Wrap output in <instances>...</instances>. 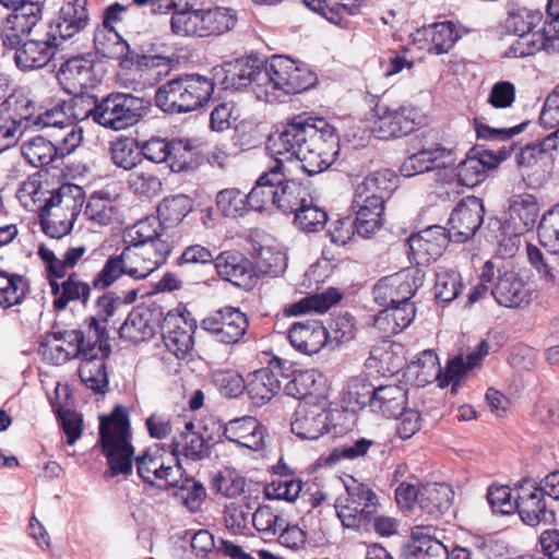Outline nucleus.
<instances>
[{
  "instance_id": "nucleus-1",
  "label": "nucleus",
  "mask_w": 559,
  "mask_h": 559,
  "mask_svg": "<svg viewBox=\"0 0 559 559\" xmlns=\"http://www.w3.org/2000/svg\"><path fill=\"white\" fill-rule=\"evenodd\" d=\"M267 150L275 155L274 165L264 171L247 194L248 206L263 212L275 204L277 183L286 177L283 158L298 162L308 176L326 170L337 158L340 141L336 129L324 118L299 115L273 133L267 140Z\"/></svg>"
},
{
  "instance_id": "nucleus-2",
  "label": "nucleus",
  "mask_w": 559,
  "mask_h": 559,
  "mask_svg": "<svg viewBox=\"0 0 559 559\" xmlns=\"http://www.w3.org/2000/svg\"><path fill=\"white\" fill-rule=\"evenodd\" d=\"M213 92V80L200 74H186L159 86L155 103L164 112L186 114L203 107Z\"/></svg>"
},
{
  "instance_id": "nucleus-3",
  "label": "nucleus",
  "mask_w": 559,
  "mask_h": 559,
  "mask_svg": "<svg viewBox=\"0 0 559 559\" xmlns=\"http://www.w3.org/2000/svg\"><path fill=\"white\" fill-rule=\"evenodd\" d=\"M99 435L110 476L131 474L134 450L130 442L131 432L127 408L118 405L109 416L102 417Z\"/></svg>"
},
{
  "instance_id": "nucleus-4",
  "label": "nucleus",
  "mask_w": 559,
  "mask_h": 559,
  "mask_svg": "<svg viewBox=\"0 0 559 559\" xmlns=\"http://www.w3.org/2000/svg\"><path fill=\"white\" fill-rule=\"evenodd\" d=\"M316 75L307 68L298 67L294 60L285 56H273L263 62L260 82L262 90L258 99L275 102L280 92L283 94L301 93L314 85Z\"/></svg>"
},
{
  "instance_id": "nucleus-5",
  "label": "nucleus",
  "mask_w": 559,
  "mask_h": 559,
  "mask_svg": "<svg viewBox=\"0 0 559 559\" xmlns=\"http://www.w3.org/2000/svg\"><path fill=\"white\" fill-rule=\"evenodd\" d=\"M150 105L148 100L133 94L114 92L100 98L95 97L86 118L103 128L121 131L136 124L146 115Z\"/></svg>"
},
{
  "instance_id": "nucleus-6",
  "label": "nucleus",
  "mask_w": 559,
  "mask_h": 559,
  "mask_svg": "<svg viewBox=\"0 0 559 559\" xmlns=\"http://www.w3.org/2000/svg\"><path fill=\"white\" fill-rule=\"evenodd\" d=\"M84 191L76 185H63L53 192L43 206V229L51 238L68 235L81 212Z\"/></svg>"
},
{
  "instance_id": "nucleus-7",
  "label": "nucleus",
  "mask_w": 559,
  "mask_h": 559,
  "mask_svg": "<svg viewBox=\"0 0 559 559\" xmlns=\"http://www.w3.org/2000/svg\"><path fill=\"white\" fill-rule=\"evenodd\" d=\"M424 120L416 106L392 103L383 96L373 108L371 130L379 139H397L415 131Z\"/></svg>"
},
{
  "instance_id": "nucleus-8",
  "label": "nucleus",
  "mask_w": 559,
  "mask_h": 559,
  "mask_svg": "<svg viewBox=\"0 0 559 559\" xmlns=\"http://www.w3.org/2000/svg\"><path fill=\"white\" fill-rule=\"evenodd\" d=\"M512 150V143L502 145L497 150L473 148L455 168L457 181L466 187H474L480 183L485 180L486 173L495 169L501 162L506 160L511 155Z\"/></svg>"
},
{
  "instance_id": "nucleus-9",
  "label": "nucleus",
  "mask_w": 559,
  "mask_h": 559,
  "mask_svg": "<svg viewBox=\"0 0 559 559\" xmlns=\"http://www.w3.org/2000/svg\"><path fill=\"white\" fill-rule=\"evenodd\" d=\"M32 102L22 94L10 95L0 105V154L13 147L24 133Z\"/></svg>"
},
{
  "instance_id": "nucleus-10",
  "label": "nucleus",
  "mask_w": 559,
  "mask_h": 559,
  "mask_svg": "<svg viewBox=\"0 0 559 559\" xmlns=\"http://www.w3.org/2000/svg\"><path fill=\"white\" fill-rule=\"evenodd\" d=\"M170 251L168 241L126 247L121 253L127 265V275L134 280L146 278L166 262Z\"/></svg>"
},
{
  "instance_id": "nucleus-11",
  "label": "nucleus",
  "mask_w": 559,
  "mask_h": 559,
  "mask_svg": "<svg viewBox=\"0 0 559 559\" xmlns=\"http://www.w3.org/2000/svg\"><path fill=\"white\" fill-rule=\"evenodd\" d=\"M423 283L420 270L406 269L381 278L373 287V299L378 305L412 302L411 299Z\"/></svg>"
},
{
  "instance_id": "nucleus-12",
  "label": "nucleus",
  "mask_w": 559,
  "mask_h": 559,
  "mask_svg": "<svg viewBox=\"0 0 559 559\" xmlns=\"http://www.w3.org/2000/svg\"><path fill=\"white\" fill-rule=\"evenodd\" d=\"M262 73L263 62L257 58H240L213 68L214 80L224 88L239 90L251 85L257 97L259 90H262Z\"/></svg>"
},
{
  "instance_id": "nucleus-13",
  "label": "nucleus",
  "mask_w": 559,
  "mask_h": 559,
  "mask_svg": "<svg viewBox=\"0 0 559 559\" xmlns=\"http://www.w3.org/2000/svg\"><path fill=\"white\" fill-rule=\"evenodd\" d=\"M485 207L477 197L463 199L452 211L447 233L454 242H466L473 238L484 222Z\"/></svg>"
},
{
  "instance_id": "nucleus-14",
  "label": "nucleus",
  "mask_w": 559,
  "mask_h": 559,
  "mask_svg": "<svg viewBox=\"0 0 559 559\" xmlns=\"http://www.w3.org/2000/svg\"><path fill=\"white\" fill-rule=\"evenodd\" d=\"M138 475L148 485L158 489H168L177 485L181 476L179 464L166 463L164 453L158 448H151L135 457Z\"/></svg>"
},
{
  "instance_id": "nucleus-15",
  "label": "nucleus",
  "mask_w": 559,
  "mask_h": 559,
  "mask_svg": "<svg viewBox=\"0 0 559 559\" xmlns=\"http://www.w3.org/2000/svg\"><path fill=\"white\" fill-rule=\"evenodd\" d=\"M249 322L243 312L237 308L225 307L209 314L201 322L202 329L211 333L223 344H236L245 335Z\"/></svg>"
},
{
  "instance_id": "nucleus-16",
  "label": "nucleus",
  "mask_w": 559,
  "mask_h": 559,
  "mask_svg": "<svg viewBox=\"0 0 559 559\" xmlns=\"http://www.w3.org/2000/svg\"><path fill=\"white\" fill-rule=\"evenodd\" d=\"M515 510L521 520L531 526L549 525L556 520L555 511L547 506L545 496L531 480H524L520 485Z\"/></svg>"
},
{
  "instance_id": "nucleus-17",
  "label": "nucleus",
  "mask_w": 559,
  "mask_h": 559,
  "mask_svg": "<svg viewBox=\"0 0 559 559\" xmlns=\"http://www.w3.org/2000/svg\"><path fill=\"white\" fill-rule=\"evenodd\" d=\"M94 63L92 53L74 56L64 61L57 74L63 90L71 95H78L93 87L96 83Z\"/></svg>"
},
{
  "instance_id": "nucleus-18",
  "label": "nucleus",
  "mask_w": 559,
  "mask_h": 559,
  "mask_svg": "<svg viewBox=\"0 0 559 559\" xmlns=\"http://www.w3.org/2000/svg\"><path fill=\"white\" fill-rule=\"evenodd\" d=\"M44 355L53 364L62 365L72 358L83 357L90 347L80 330L47 334L41 343Z\"/></svg>"
},
{
  "instance_id": "nucleus-19",
  "label": "nucleus",
  "mask_w": 559,
  "mask_h": 559,
  "mask_svg": "<svg viewBox=\"0 0 559 559\" xmlns=\"http://www.w3.org/2000/svg\"><path fill=\"white\" fill-rule=\"evenodd\" d=\"M41 4H28L20 10H13L1 26V40L3 46L17 49L22 38L28 35L41 19Z\"/></svg>"
},
{
  "instance_id": "nucleus-20",
  "label": "nucleus",
  "mask_w": 559,
  "mask_h": 559,
  "mask_svg": "<svg viewBox=\"0 0 559 559\" xmlns=\"http://www.w3.org/2000/svg\"><path fill=\"white\" fill-rule=\"evenodd\" d=\"M490 292L495 300L507 308H518L531 300L530 289L523 278L512 270H502L498 264Z\"/></svg>"
},
{
  "instance_id": "nucleus-21",
  "label": "nucleus",
  "mask_w": 559,
  "mask_h": 559,
  "mask_svg": "<svg viewBox=\"0 0 559 559\" xmlns=\"http://www.w3.org/2000/svg\"><path fill=\"white\" fill-rule=\"evenodd\" d=\"M449 241L447 229L435 225L412 235L407 243L417 264H429L442 254Z\"/></svg>"
},
{
  "instance_id": "nucleus-22",
  "label": "nucleus",
  "mask_w": 559,
  "mask_h": 559,
  "mask_svg": "<svg viewBox=\"0 0 559 559\" xmlns=\"http://www.w3.org/2000/svg\"><path fill=\"white\" fill-rule=\"evenodd\" d=\"M59 46L60 40L51 33L43 39H29L16 49L15 64L23 71L41 69L53 58Z\"/></svg>"
},
{
  "instance_id": "nucleus-23",
  "label": "nucleus",
  "mask_w": 559,
  "mask_h": 559,
  "mask_svg": "<svg viewBox=\"0 0 559 559\" xmlns=\"http://www.w3.org/2000/svg\"><path fill=\"white\" fill-rule=\"evenodd\" d=\"M456 150L443 146L424 148L411 155L400 167L404 177H413L418 174L437 168L452 167L456 162Z\"/></svg>"
},
{
  "instance_id": "nucleus-24",
  "label": "nucleus",
  "mask_w": 559,
  "mask_h": 559,
  "mask_svg": "<svg viewBox=\"0 0 559 559\" xmlns=\"http://www.w3.org/2000/svg\"><path fill=\"white\" fill-rule=\"evenodd\" d=\"M190 151L191 145L187 140L167 142L153 138L143 143L140 153L153 163L169 162L173 170H181L188 164L187 155Z\"/></svg>"
},
{
  "instance_id": "nucleus-25",
  "label": "nucleus",
  "mask_w": 559,
  "mask_h": 559,
  "mask_svg": "<svg viewBox=\"0 0 559 559\" xmlns=\"http://www.w3.org/2000/svg\"><path fill=\"white\" fill-rule=\"evenodd\" d=\"M224 436L228 441L254 452L265 448L266 429L252 416H242L226 423Z\"/></svg>"
},
{
  "instance_id": "nucleus-26",
  "label": "nucleus",
  "mask_w": 559,
  "mask_h": 559,
  "mask_svg": "<svg viewBox=\"0 0 559 559\" xmlns=\"http://www.w3.org/2000/svg\"><path fill=\"white\" fill-rule=\"evenodd\" d=\"M539 204L535 195L530 193L515 194L509 200V223L514 230L512 246H516L519 236L532 230L539 216Z\"/></svg>"
},
{
  "instance_id": "nucleus-27",
  "label": "nucleus",
  "mask_w": 559,
  "mask_h": 559,
  "mask_svg": "<svg viewBox=\"0 0 559 559\" xmlns=\"http://www.w3.org/2000/svg\"><path fill=\"white\" fill-rule=\"evenodd\" d=\"M288 338L294 348L307 355L317 354L329 343L326 329L317 320L295 322Z\"/></svg>"
},
{
  "instance_id": "nucleus-28",
  "label": "nucleus",
  "mask_w": 559,
  "mask_h": 559,
  "mask_svg": "<svg viewBox=\"0 0 559 559\" xmlns=\"http://www.w3.org/2000/svg\"><path fill=\"white\" fill-rule=\"evenodd\" d=\"M38 254L46 265L47 276L50 277H64L69 270L88 264L92 257L91 252L87 254V248L84 245L69 247L61 258L45 246L39 247Z\"/></svg>"
},
{
  "instance_id": "nucleus-29",
  "label": "nucleus",
  "mask_w": 559,
  "mask_h": 559,
  "mask_svg": "<svg viewBox=\"0 0 559 559\" xmlns=\"http://www.w3.org/2000/svg\"><path fill=\"white\" fill-rule=\"evenodd\" d=\"M197 326L182 317L167 318L163 328L166 348L177 358H186L193 349V334Z\"/></svg>"
},
{
  "instance_id": "nucleus-30",
  "label": "nucleus",
  "mask_w": 559,
  "mask_h": 559,
  "mask_svg": "<svg viewBox=\"0 0 559 559\" xmlns=\"http://www.w3.org/2000/svg\"><path fill=\"white\" fill-rule=\"evenodd\" d=\"M430 525H416L412 528L407 554L412 559H449L448 548L435 536Z\"/></svg>"
},
{
  "instance_id": "nucleus-31",
  "label": "nucleus",
  "mask_w": 559,
  "mask_h": 559,
  "mask_svg": "<svg viewBox=\"0 0 559 559\" xmlns=\"http://www.w3.org/2000/svg\"><path fill=\"white\" fill-rule=\"evenodd\" d=\"M328 430L326 415L322 407L299 403L292 421V432L304 440H317Z\"/></svg>"
},
{
  "instance_id": "nucleus-32",
  "label": "nucleus",
  "mask_w": 559,
  "mask_h": 559,
  "mask_svg": "<svg viewBox=\"0 0 559 559\" xmlns=\"http://www.w3.org/2000/svg\"><path fill=\"white\" fill-rule=\"evenodd\" d=\"M49 280L51 294L55 297L53 307L58 311L64 310L72 301H79L86 306L91 296V284L81 280L78 272H72L68 277L59 283V277H50Z\"/></svg>"
},
{
  "instance_id": "nucleus-33",
  "label": "nucleus",
  "mask_w": 559,
  "mask_h": 559,
  "mask_svg": "<svg viewBox=\"0 0 559 559\" xmlns=\"http://www.w3.org/2000/svg\"><path fill=\"white\" fill-rule=\"evenodd\" d=\"M64 108L66 104L59 103L52 108L40 112L36 117L32 115L28 121H32L33 124L37 127L50 130H55L58 127L64 124V128L68 129L66 130L67 134L64 136V145H68V147H78L83 140V130L75 122H73L70 116H68Z\"/></svg>"
},
{
  "instance_id": "nucleus-34",
  "label": "nucleus",
  "mask_w": 559,
  "mask_h": 559,
  "mask_svg": "<svg viewBox=\"0 0 559 559\" xmlns=\"http://www.w3.org/2000/svg\"><path fill=\"white\" fill-rule=\"evenodd\" d=\"M108 353L95 352V344L81 358L79 376L85 386L96 394H104L108 388L105 358Z\"/></svg>"
},
{
  "instance_id": "nucleus-35",
  "label": "nucleus",
  "mask_w": 559,
  "mask_h": 559,
  "mask_svg": "<svg viewBox=\"0 0 559 559\" xmlns=\"http://www.w3.org/2000/svg\"><path fill=\"white\" fill-rule=\"evenodd\" d=\"M86 5L87 0H73L61 8L55 33L60 41L72 38L87 26Z\"/></svg>"
},
{
  "instance_id": "nucleus-36",
  "label": "nucleus",
  "mask_w": 559,
  "mask_h": 559,
  "mask_svg": "<svg viewBox=\"0 0 559 559\" xmlns=\"http://www.w3.org/2000/svg\"><path fill=\"white\" fill-rule=\"evenodd\" d=\"M401 349V345L383 340L371 348L366 366L383 376L394 374L404 365Z\"/></svg>"
},
{
  "instance_id": "nucleus-37",
  "label": "nucleus",
  "mask_w": 559,
  "mask_h": 559,
  "mask_svg": "<svg viewBox=\"0 0 559 559\" xmlns=\"http://www.w3.org/2000/svg\"><path fill=\"white\" fill-rule=\"evenodd\" d=\"M281 382L271 369L262 368L250 374L246 390L252 404L262 406L280 391Z\"/></svg>"
},
{
  "instance_id": "nucleus-38",
  "label": "nucleus",
  "mask_w": 559,
  "mask_h": 559,
  "mask_svg": "<svg viewBox=\"0 0 559 559\" xmlns=\"http://www.w3.org/2000/svg\"><path fill=\"white\" fill-rule=\"evenodd\" d=\"M207 442L194 430V424L187 421L185 430L173 439L171 454L185 456L189 460L199 461L207 455Z\"/></svg>"
},
{
  "instance_id": "nucleus-39",
  "label": "nucleus",
  "mask_w": 559,
  "mask_h": 559,
  "mask_svg": "<svg viewBox=\"0 0 559 559\" xmlns=\"http://www.w3.org/2000/svg\"><path fill=\"white\" fill-rule=\"evenodd\" d=\"M156 322L153 312L148 309L132 310L119 329L122 338L139 343L151 338L155 334Z\"/></svg>"
},
{
  "instance_id": "nucleus-40",
  "label": "nucleus",
  "mask_w": 559,
  "mask_h": 559,
  "mask_svg": "<svg viewBox=\"0 0 559 559\" xmlns=\"http://www.w3.org/2000/svg\"><path fill=\"white\" fill-rule=\"evenodd\" d=\"M453 497L447 484H426L420 486L419 507L429 515L439 516L450 509Z\"/></svg>"
},
{
  "instance_id": "nucleus-41",
  "label": "nucleus",
  "mask_w": 559,
  "mask_h": 559,
  "mask_svg": "<svg viewBox=\"0 0 559 559\" xmlns=\"http://www.w3.org/2000/svg\"><path fill=\"white\" fill-rule=\"evenodd\" d=\"M406 403V392L400 385H380L373 392L370 408L384 417H395Z\"/></svg>"
},
{
  "instance_id": "nucleus-42",
  "label": "nucleus",
  "mask_w": 559,
  "mask_h": 559,
  "mask_svg": "<svg viewBox=\"0 0 559 559\" xmlns=\"http://www.w3.org/2000/svg\"><path fill=\"white\" fill-rule=\"evenodd\" d=\"M84 215L92 227H104L114 223L117 207L107 193L97 191L90 195Z\"/></svg>"
},
{
  "instance_id": "nucleus-43",
  "label": "nucleus",
  "mask_w": 559,
  "mask_h": 559,
  "mask_svg": "<svg viewBox=\"0 0 559 559\" xmlns=\"http://www.w3.org/2000/svg\"><path fill=\"white\" fill-rule=\"evenodd\" d=\"M200 16L202 37L222 35L233 29L238 21L234 10L223 7L200 10Z\"/></svg>"
},
{
  "instance_id": "nucleus-44",
  "label": "nucleus",
  "mask_w": 559,
  "mask_h": 559,
  "mask_svg": "<svg viewBox=\"0 0 559 559\" xmlns=\"http://www.w3.org/2000/svg\"><path fill=\"white\" fill-rule=\"evenodd\" d=\"M284 179L277 183L274 205L285 214H293L309 199V193L301 183Z\"/></svg>"
},
{
  "instance_id": "nucleus-45",
  "label": "nucleus",
  "mask_w": 559,
  "mask_h": 559,
  "mask_svg": "<svg viewBox=\"0 0 559 559\" xmlns=\"http://www.w3.org/2000/svg\"><path fill=\"white\" fill-rule=\"evenodd\" d=\"M376 389L364 377L348 379L342 391V399L346 408L356 412L365 406L370 407Z\"/></svg>"
},
{
  "instance_id": "nucleus-46",
  "label": "nucleus",
  "mask_w": 559,
  "mask_h": 559,
  "mask_svg": "<svg viewBox=\"0 0 559 559\" xmlns=\"http://www.w3.org/2000/svg\"><path fill=\"white\" fill-rule=\"evenodd\" d=\"M192 207V200L185 194L166 197L157 206V218L163 226L174 227L182 222Z\"/></svg>"
},
{
  "instance_id": "nucleus-47",
  "label": "nucleus",
  "mask_w": 559,
  "mask_h": 559,
  "mask_svg": "<svg viewBox=\"0 0 559 559\" xmlns=\"http://www.w3.org/2000/svg\"><path fill=\"white\" fill-rule=\"evenodd\" d=\"M557 133H550L540 141L525 145L516 154V163L520 167L531 168L537 164H546L551 152L556 150Z\"/></svg>"
},
{
  "instance_id": "nucleus-48",
  "label": "nucleus",
  "mask_w": 559,
  "mask_h": 559,
  "mask_svg": "<svg viewBox=\"0 0 559 559\" xmlns=\"http://www.w3.org/2000/svg\"><path fill=\"white\" fill-rule=\"evenodd\" d=\"M396 187L395 176L389 169L378 170L369 174L359 182L355 192L360 195L379 197L388 199Z\"/></svg>"
},
{
  "instance_id": "nucleus-49",
  "label": "nucleus",
  "mask_w": 559,
  "mask_h": 559,
  "mask_svg": "<svg viewBox=\"0 0 559 559\" xmlns=\"http://www.w3.org/2000/svg\"><path fill=\"white\" fill-rule=\"evenodd\" d=\"M461 274L453 270L439 266L436 272L435 296L439 302L448 304L455 300L463 292Z\"/></svg>"
},
{
  "instance_id": "nucleus-50",
  "label": "nucleus",
  "mask_w": 559,
  "mask_h": 559,
  "mask_svg": "<svg viewBox=\"0 0 559 559\" xmlns=\"http://www.w3.org/2000/svg\"><path fill=\"white\" fill-rule=\"evenodd\" d=\"M28 292V281L19 274L0 271V306L9 308L22 301Z\"/></svg>"
},
{
  "instance_id": "nucleus-51",
  "label": "nucleus",
  "mask_w": 559,
  "mask_h": 559,
  "mask_svg": "<svg viewBox=\"0 0 559 559\" xmlns=\"http://www.w3.org/2000/svg\"><path fill=\"white\" fill-rule=\"evenodd\" d=\"M138 148L135 139L124 135L116 138L109 147L112 163L124 170L133 169L141 160Z\"/></svg>"
},
{
  "instance_id": "nucleus-52",
  "label": "nucleus",
  "mask_w": 559,
  "mask_h": 559,
  "mask_svg": "<svg viewBox=\"0 0 559 559\" xmlns=\"http://www.w3.org/2000/svg\"><path fill=\"white\" fill-rule=\"evenodd\" d=\"M341 298L342 295L335 288H329L326 292L307 296L298 302L290 305L288 313L292 316H299L311 311L323 313L338 302Z\"/></svg>"
},
{
  "instance_id": "nucleus-53",
  "label": "nucleus",
  "mask_w": 559,
  "mask_h": 559,
  "mask_svg": "<svg viewBox=\"0 0 559 559\" xmlns=\"http://www.w3.org/2000/svg\"><path fill=\"white\" fill-rule=\"evenodd\" d=\"M21 150L25 159L35 167L47 166L59 156L55 144L44 136H35L24 142Z\"/></svg>"
},
{
  "instance_id": "nucleus-54",
  "label": "nucleus",
  "mask_w": 559,
  "mask_h": 559,
  "mask_svg": "<svg viewBox=\"0 0 559 559\" xmlns=\"http://www.w3.org/2000/svg\"><path fill=\"white\" fill-rule=\"evenodd\" d=\"M489 347L486 341H481L477 347L471 352L466 359L462 356H457L452 359L447 367V378L449 382L453 383V386L457 385L460 379L469 370L477 367L483 358L488 354Z\"/></svg>"
},
{
  "instance_id": "nucleus-55",
  "label": "nucleus",
  "mask_w": 559,
  "mask_h": 559,
  "mask_svg": "<svg viewBox=\"0 0 559 559\" xmlns=\"http://www.w3.org/2000/svg\"><path fill=\"white\" fill-rule=\"evenodd\" d=\"M294 214L295 226L306 233H317L323 229L328 221L326 212L314 205L311 198L299 206Z\"/></svg>"
},
{
  "instance_id": "nucleus-56",
  "label": "nucleus",
  "mask_w": 559,
  "mask_h": 559,
  "mask_svg": "<svg viewBox=\"0 0 559 559\" xmlns=\"http://www.w3.org/2000/svg\"><path fill=\"white\" fill-rule=\"evenodd\" d=\"M345 495L337 498L340 503H349L353 507L369 509L370 513H374L377 507L376 493L365 484L358 483L352 478L345 485Z\"/></svg>"
},
{
  "instance_id": "nucleus-57",
  "label": "nucleus",
  "mask_w": 559,
  "mask_h": 559,
  "mask_svg": "<svg viewBox=\"0 0 559 559\" xmlns=\"http://www.w3.org/2000/svg\"><path fill=\"white\" fill-rule=\"evenodd\" d=\"M216 206L226 217L243 216L248 210L247 195L237 188H226L216 195Z\"/></svg>"
},
{
  "instance_id": "nucleus-58",
  "label": "nucleus",
  "mask_w": 559,
  "mask_h": 559,
  "mask_svg": "<svg viewBox=\"0 0 559 559\" xmlns=\"http://www.w3.org/2000/svg\"><path fill=\"white\" fill-rule=\"evenodd\" d=\"M540 243L552 252L559 250V204L545 213L538 225Z\"/></svg>"
},
{
  "instance_id": "nucleus-59",
  "label": "nucleus",
  "mask_w": 559,
  "mask_h": 559,
  "mask_svg": "<svg viewBox=\"0 0 559 559\" xmlns=\"http://www.w3.org/2000/svg\"><path fill=\"white\" fill-rule=\"evenodd\" d=\"M301 488L302 484L300 479L293 478L288 475H282L266 485L264 493L267 499L293 502L298 498Z\"/></svg>"
},
{
  "instance_id": "nucleus-60",
  "label": "nucleus",
  "mask_w": 559,
  "mask_h": 559,
  "mask_svg": "<svg viewBox=\"0 0 559 559\" xmlns=\"http://www.w3.org/2000/svg\"><path fill=\"white\" fill-rule=\"evenodd\" d=\"M122 275H127V265L122 253L110 255L103 269L94 277L92 285L95 289H106L117 282Z\"/></svg>"
},
{
  "instance_id": "nucleus-61",
  "label": "nucleus",
  "mask_w": 559,
  "mask_h": 559,
  "mask_svg": "<svg viewBox=\"0 0 559 559\" xmlns=\"http://www.w3.org/2000/svg\"><path fill=\"white\" fill-rule=\"evenodd\" d=\"M217 273L233 281L242 277L248 272V261L237 252H222L215 259Z\"/></svg>"
},
{
  "instance_id": "nucleus-62",
  "label": "nucleus",
  "mask_w": 559,
  "mask_h": 559,
  "mask_svg": "<svg viewBox=\"0 0 559 559\" xmlns=\"http://www.w3.org/2000/svg\"><path fill=\"white\" fill-rule=\"evenodd\" d=\"M427 32L431 37L429 50L436 55L447 53L459 38L454 25L450 22L436 23Z\"/></svg>"
},
{
  "instance_id": "nucleus-63",
  "label": "nucleus",
  "mask_w": 559,
  "mask_h": 559,
  "mask_svg": "<svg viewBox=\"0 0 559 559\" xmlns=\"http://www.w3.org/2000/svg\"><path fill=\"white\" fill-rule=\"evenodd\" d=\"M212 381L219 393L228 399L238 397L246 389L243 378L234 370H216Z\"/></svg>"
},
{
  "instance_id": "nucleus-64",
  "label": "nucleus",
  "mask_w": 559,
  "mask_h": 559,
  "mask_svg": "<svg viewBox=\"0 0 559 559\" xmlns=\"http://www.w3.org/2000/svg\"><path fill=\"white\" fill-rule=\"evenodd\" d=\"M252 524L264 537L271 538L285 526V519L274 513L271 507L262 506L252 514Z\"/></svg>"
}]
</instances>
